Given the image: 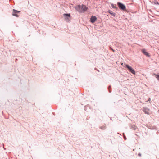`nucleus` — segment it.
<instances>
[{"mask_svg": "<svg viewBox=\"0 0 159 159\" xmlns=\"http://www.w3.org/2000/svg\"><path fill=\"white\" fill-rule=\"evenodd\" d=\"M75 9L79 12H84L87 10V7L83 5H78L76 7Z\"/></svg>", "mask_w": 159, "mask_h": 159, "instance_id": "nucleus-1", "label": "nucleus"}, {"mask_svg": "<svg viewBox=\"0 0 159 159\" xmlns=\"http://www.w3.org/2000/svg\"><path fill=\"white\" fill-rule=\"evenodd\" d=\"M63 16L65 20L67 22H68L70 20V14H64Z\"/></svg>", "mask_w": 159, "mask_h": 159, "instance_id": "nucleus-2", "label": "nucleus"}, {"mask_svg": "<svg viewBox=\"0 0 159 159\" xmlns=\"http://www.w3.org/2000/svg\"><path fill=\"white\" fill-rule=\"evenodd\" d=\"M126 67H127L129 70L133 74H135V72L134 70L128 64H126L125 65Z\"/></svg>", "mask_w": 159, "mask_h": 159, "instance_id": "nucleus-3", "label": "nucleus"}, {"mask_svg": "<svg viewBox=\"0 0 159 159\" xmlns=\"http://www.w3.org/2000/svg\"><path fill=\"white\" fill-rule=\"evenodd\" d=\"M117 4L120 9L123 10H125L126 9V7L124 4L120 2H118Z\"/></svg>", "mask_w": 159, "mask_h": 159, "instance_id": "nucleus-4", "label": "nucleus"}, {"mask_svg": "<svg viewBox=\"0 0 159 159\" xmlns=\"http://www.w3.org/2000/svg\"><path fill=\"white\" fill-rule=\"evenodd\" d=\"M13 11L12 15L13 16H16L17 17H18L19 16L17 14L18 13H20V11H17L15 9H13Z\"/></svg>", "mask_w": 159, "mask_h": 159, "instance_id": "nucleus-5", "label": "nucleus"}, {"mask_svg": "<svg viewBox=\"0 0 159 159\" xmlns=\"http://www.w3.org/2000/svg\"><path fill=\"white\" fill-rule=\"evenodd\" d=\"M96 19V17L95 16H92L90 19L91 22L93 23L95 21Z\"/></svg>", "mask_w": 159, "mask_h": 159, "instance_id": "nucleus-6", "label": "nucleus"}, {"mask_svg": "<svg viewBox=\"0 0 159 159\" xmlns=\"http://www.w3.org/2000/svg\"><path fill=\"white\" fill-rule=\"evenodd\" d=\"M143 111L145 113L148 114H149L150 113V111L147 108H144L143 109Z\"/></svg>", "mask_w": 159, "mask_h": 159, "instance_id": "nucleus-7", "label": "nucleus"}, {"mask_svg": "<svg viewBox=\"0 0 159 159\" xmlns=\"http://www.w3.org/2000/svg\"><path fill=\"white\" fill-rule=\"evenodd\" d=\"M142 52L144 55L147 56H148V57L150 56V55H149V53L146 51V50L145 49H143L142 50Z\"/></svg>", "mask_w": 159, "mask_h": 159, "instance_id": "nucleus-8", "label": "nucleus"}, {"mask_svg": "<svg viewBox=\"0 0 159 159\" xmlns=\"http://www.w3.org/2000/svg\"><path fill=\"white\" fill-rule=\"evenodd\" d=\"M109 12L110 13L111 15L112 16H115V14L113 13L112 11H109Z\"/></svg>", "mask_w": 159, "mask_h": 159, "instance_id": "nucleus-9", "label": "nucleus"}, {"mask_svg": "<svg viewBox=\"0 0 159 159\" xmlns=\"http://www.w3.org/2000/svg\"><path fill=\"white\" fill-rule=\"evenodd\" d=\"M155 76L156 77V78L158 80H159V75H155Z\"/></svg>", "mask_w": 159, "mask_h": 159, "instance_id": "nucleus-10", "label": "nucleus"}, {"mask_svg": "<svg viewBox=\"0 0 159 159\" xmlns=\"http://www.w3.org/2000/svg\"><path fill=\"white\" fill-rule=\"evenodd\" d=\"M111 6V7L113 8H115L116 7L113 4H112Z\"/></svg>", "mask_w": 159, "mask_h": 159, "instance_id": "nucleus-11", "label": "nucleus"}, {"mask_svg": "<svg viewBox=\"0 0 159 159\" xmlns=\"http://www.w3.org/2000/svg\"><path fill=\"white\" fill-rule=\"evenodd\" d=\"M125 140L126 139V138H125Z\"/></svg>", "mask_w": 159, "mask_h": 159, "instance_id": "nucleus-12", "label": "nucleus"}, {"mask_svg": "<svg viewBox=\"0 0 159 159\" xmlns=\"http://www.w3.org/2000/svg\"><path fill=\"white\" fill-rule=\"evenodd\" d=\"M121 65H123V63H121Z\"/></svg>", "mask_w": 159, "mask_h": 159, "instance_id": "nucleus-13", "label": "nucleus"}]
</instances>
